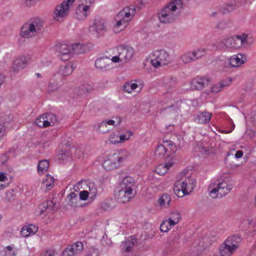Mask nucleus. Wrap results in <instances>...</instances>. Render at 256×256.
I'll use <instances>...</instances> for the list:
<instances>
[{"label": "nucleus", "mask_w": 256, "mask_h": 256, "mask_svg": "<svg viewBox=\"0 0 256 256\" xmlns=\"http://www.w3.org/2000/svg\"><path fill=\"white\" fill-rule=\"evenodd\" d=\"M183 8L182 0H171L158 13L160 23L170 24L174 22L178 17Z\"/></svg>", "instance_id": "f257e3e1"}, {"label": "nucleus", "mask_w": 256, "mask_h": 256, "mask_svg": "<svg viewBox=\"0 0 256 256\" xmlns=\"http://www.w3.org/2000/svg\"><path fill=\"white\" fill-rule=\"evenodd\" d=\"M44 26L43 21L40 18H35L29 20L21 28L20 35L24 38H30L39 34Z\"/></svg>", "instance_id": "f03ea898"}, {"label": "nucleus", "mask_w": 256, "mask_h": 256, "mask_svg": "<svg viewBox=\"0 0 256 256\" xmlns=\"http://www.w3.org/2000/svg\"><path fill=\"white\" fill-rule=\"evenodd\" d=\"M196 184L195 180L190 178H182L175 182L174 192L178 197L182 198L189 194L193 190Z\"/></svg>", "instance_id": "7ed1b4c3"}, {"label": "nucleus", "mask_w": 256, "mask_h": 256, "mask_svg": "<svg viewBox=\"0 0 256 256\" xmlns=\"http://www.w3.org/2000/svg\"><path fill=\"white\" fill-rule=\"evenodd\" d=\"M129 156L128 152L122 150L117 153L110 155L104 160L102 166L106 170H110L117 168L120 164L124 160Z\"/></svg>", "instance_id": "20e7f679"}, {"label": "nucleus", "mask_w": 256, "mask_h": 256, "mask_svg": "<svg viewBox=\"0 0 256 256\" xmlns=\"http://www.w3.org/2000/svg\"><path fill=\"white\" fill-rule=\"evenodd\" d=\"M150 58L152 65L156 68L168 66L172 62L170 54L164 50L154 51Z\"/></svg>", "instance_id": "39448f33"}, {"label": "nucleus", "mask_w": 256, "mask_h": 256, "mask_svg": "<svg viewBox=\"0 0 256 256\" xmlns=\"http://www.w3.org/2000/svg\"><path fill=\"white\" fill-rule=\"evenodd\" d=\"M210 188H212L210 191V194L213 198L218 197L219 194L223 196L228 194L232 189V184L227 180H224L222 182L218 181L216 184H213Z\"/></svg>", "instance_id": "423d86ee"}, {"label": "nucleus", "mask_w": 256, "mask_h": 256, "mask_svg": "<svg viewBox=\"0 0 256 256\" xmlns=\"http://www.w3.org/2000/svg\"><path fill=\"white\" fill-rule=\"evenodd\" d=\"M216 46L218 50H224L228 48L237 49L240 48V44H238V42L236 41L234 36L225 38L217 42Z\"/></svg>", "instance_id": "0eeeda50"}, {"label": "nucleus", "mask_w": 256, "mask_h": 256, "mask_svg": "<svg viewBox=\"0 0 256 256\" xmlns=\"http://www.w3.org/2000/svg\"><path fill=\"white\" fill-rule=\"evenodd\" d=\"M75 0H64L60 5L56 6L54 12V20L59 21L60 18L67 16L69 12L70 6Z\"/></svg>", "instance_id": "6e6552de"}, {"label": "nucleus", "mask_w": 256, "mask_h": 256, "mask_svg": "<svg viewBox=\"0 0 256 256\" xmlns=\"http://www.w3.org/2000/svg\"><path fill=\"white\" fill-rule=\"evenodd\" d=\"M89 30L99 36H102L107 30L105 20L101 18H94L90 26Z\"/></svg>", "instance_id": "1a4fd4ad"}, {"label": "nucleus", "mask_w": 256, "mask_h": 256, "mask_svg": "<svg viewBox=\"0 0 256 256\" xmlns=\"http://www.w3.org/2000/svg\"><path fill=\"white\" fill-rule=\"evenodd\" d=\"M246 60V56L245 54H238L236 55H234L230 58L224 62V67H238L240 66Z\"/></svg>", "instance_id": "9d476101"}, {"label": "nucleus", "mask_w": 256, "mask_h": 256, "mask_svg": "<svg viewBox=\"0 0 256 256\" xmlns=\"http://www.w3.org/2000/svg\"><path fill=\"white\" fill-rule=\"evenodd\" d=\"M118 54L124 62L130 61L134 54V49L128 46H120L117 48Z\"/></svg>", "instance_id": "9b49d317"}, {"label": "nucleus", "mask_w": 256, "mask_h": 256, "mask_svg": "<svg viewBox=\"0 0 256 256\" xmlns=\"http://www.w3.org/2000/svg\"><path fill=\"white\" fill-rule=\"evenodd\" d=\"M134 190H124L118 188V192L116 195L118 200L122 204H125L134 196Z\"/></svg>", "instance_id": "f8f14e48"}, {"label": "nucleus", "mask_w": 256, "mask_h": 256, "mask_svg": "<svg viewBox=\"0 0 256 256\" xmlns=\"http://www.w3.org/2000/svg\"><path fill=\"white\" fill-rule=\"evenodd\" d=\"M210 82L208 78L206 77H196L190 82V87L193 90H200L205 86H208Z\"/></svg>", "instance_id": "ddd939ff"}, {"label": "nucleus", "mask_w": 256, "mask_h": 256, "mask_svg": "<svg viewBox=\"0 0 256 256\" xmlns=\"http://www.w3.org/2000/svg\"><path fill=\"white\" fill-rule=\"evenodd\" d=\"M216 240L215 237L212 236L210 233L206 234L202 237L198 244L199 250L206 249Z\"/></svg>", "instance_id": "4468645a"}, {"label": "nucleus", "mask_w": 256, "mask_h": 256, "mask_svg": "<svg viewBox=\"0 0 256 256\" xmlns=\"http://www.w3.org/2000/svg\"><path fill=\"white\" fill-rule=\"evenodd\" d=\"M136 12V8L134 6H130L124 8L122 10L120 11L118 14L123 18L124 20H128V22H130Z\"/></svg>", "instance_id": "2eb2a0df"}, {"label": "nucleus", "mask_w": 256, "mask_h": 256, "mask_svg": "<svg viewBox=\"0 0 256 256\" xmlns=\"http://www.w3.org/2000/svg\"><path fill=\"white\" fill-rule=\"evenodd\" d=\"M110 64H112V62L110 58L108 56L101 57L97 59L95 62L96 68L102 71L108 70Z\"/></svg>", "instance_id": "dca6fc26"}, {"label": "nucleus", "mask_w": 256, "mask_h": 256, "mask_svg": "<svg viewBox=\"0 0 256 256\" xmlns=\"http://www.w3.org/2000/svg\"><path fill=\"white\" fill-rule=\"evenodd\" d=\"M212 114L206 111L198 112L194 116L195 121L200 124H206L210 120Z\"/></svg>", "instance_id": "f3484780"}, {"label": "nucleus", "mask_w": 256, "mask_h": 256, "mask_svg": "<svg viewBox=\"0 0 256 256\" xmlns=\"http://www.w3.org/2000/svg\"><path fill=\"white\" fill-rule=\"evenodd\" d=\"M89 9L88 6H82L78 4L75 14V18L79 20H86L88 15Z\"/></svg>", "instance_id": "a211bd4d"}, {"label": "nucleus", "mask_w": 256, "mask_h": 256, "mask_svg": "<svg viewBox=\"0 0 256 256\" xmlns=\"http://www.w3.org/2000/svg\"><path fill=\"white\" fill-rule=\"evenodd\" d=\"M114 19L116 24L114 26V31L115 33H118L126 27L128 23V20L121 18L118 14L116 15Z\"/></svg>", "instance_id": "6ab92c4d"}, {"label": "nucleus", "mask_w": 256, "mask_h": 256, "mask_svg": "<svg viewBox=\"0 0 256 256\" xmlns=\"http://www.w3.org/2000/svg\"><path fill=\"white\" fill-rule=\"evenodd\" d=\"M170 152L166 146L164 144H160L157 146L155 151L154 156L159 160H162L169 157Z\"/></svg>", "instance_id": "aec40b11"}, {"label": "nucleus", "mask_w": 256, "mask_h": 256, "mask_svg": "<svg viewBox=\"0 0 256 256\" xmlns=\"http://www.w3.org/2000/svg\"><path fill=\"white\" fill-rule=\"evenodd\" d=\"M236 250L226 240L220 246L219 252L221 256H230Z\"/></svg>", "instance_id": "412c9836"}, {"label": "nucleus", "mask_w": 256, "mask_h": 256, "mask_svg": "<svg viewBox=\"0 0 256 256\" xmlns=\"http://www.w3.org/2000/svg\"><path fill=\"white\" fill-rule=\"evenodd\" d=\"M134 183V179L130 176L124 177L119 184L120 188L130 190H134L132 187Z\"/></svg>", "instance_id": "4be33fe9"}, {"label": "nucleus", "mask_w": 256, "mask_h": 256, "mask_svg": "<svg viewBox=\"0 0 256 256\" xmlns=\"http://www.w3.org/2000/svg\"><path fill=\"white\" fill-rule=\"evenodd\" d=\"M136 239L134 236H132L123 242L121 244L122 250L126 252H129L136 242Z\"/></svg>", "instance_id": "5701e85b"}, {"label": "nucleus", "mask_w": 256, "mask_h": 256, "mask_svg": "<svg viewBox=\"0 0 256 256\" xmlns=\"http://www.w3.org/2000/svg\"><path fill=\"white\" fill-rule=\"evenodd\" d=\"M26 60L24 57H20L16 59L12 63V70L14 72H18L24 68L26 65Z\"/></svg>", "instance_id": "b1692460"}, {"label": "nucleus", "mask_w": 256, "mask_h": 256, "mask_svg": "<svg viewBox=\"0 0 256 256\" xmlns=\"http://www.w3.org/2000/svg\"><path fill=\"white\" fill-rule=\"evenodd\" d=\"M225 240L236 250L242 241V238L239 234H234L228 237Z\"/></svg>", "instance_id": "393cba45"}, {"label": "nucleus", "mask_w": 256, "mask_h": 256, "mask_svg": "<svg viewBox=\"0 0 256 256\" xmlns=\"http://www.w3.org/2000/svg\"><path fill=\"white\" fill-rule=\"evenodd\" d=\"M232 82L230 78H226L222 80L220 83L216 84L212 87L214 92H218L222 90L226 86H228Z\"/></svg>", "instance_id": "a878e982"}, {"label": "nucleus", "mask_w": 256, "mask_h": 256, "mask_svg": "<svg viewBox=\"0 0 256 256\" xmlns=\"http://www.w3.org/2000/svg\"><path fill=\"white\" fill-rule=\"evenodd\" d=\"M74 67L72 64L68 63L60 66L58 72L62 76L70 75L74 70Z\"/></svg>", "instance_id": "bb28decb"}, {"label": "nucleus", "mask_w": 256, "mask_h": 256, "mask_svg": "<svg viewBox=\"0 0 256 256\" xmlns=\"http://www.w3.org/2000/svg\"><path fill=\"white\" fill-rule=\"evenodd\" d=\"M45 122L44 125H46L47 127L52 126L58 123V118L56 116L52 113H46L44 114Z\"/></svg>", "instance_id": "cd10ccee"}, {"label": "nucleus", "mask_w": 256, "mask_h": 256, "mask_svg": "<svg viewBox=\"0 0 256 256\" xmlns=\"http://www.w3.org/2000/svg\"><path fill=\"white\" fill-rule=\"evenodd\" d=\"M55 206V204L52 200H48L42 202L40 206V214H42L46 210H53Z\"/></svg>", "instance_id": "c85d7f7f"}, {"label": "nucleus", "mask_w": 256, "mask_h": 256, "mask_svg": "<svg viewBox=\"0 0 256 256\" xmlns=\"http://www.w3.org/2000/svg\"><path fill=\"white\" fill-rule=\"evenodd\" d=\"M72 54H81L86 52L87 50V46L83 44L80 43H76L74 44H71Z\"/></svg>", "instance_id": "c756f323"}, {"label": "nucleus", "mask_w": 256, "mask_h": 256, "mask_svg": "<svg viewBox=\"0 0 256 256\" xmlns=\"http://www.w3.org/2000/svg\"><path fill=\"white\" fill-rule=\"evenodd\" d=\"M170 202L171 198L167 194H164L158 200V202L162 208H168Z\"/></svg>", "instance_id": "7c9ffc66"}, {"label": "nucleus", "mask_w": 256, "mask_h": 256, "mask_svg": "<svg viewBox=\"0 0 256 256\" xmlns=\"http://www.w3.org/2000/svg\"><path fill=\"white\" fill-rule=\"evenodd\" d=\"M37 228L33 224H30L27 227L22 228L20 232L21 234L24 237H28L31 234H34Z\"/></svg>", "instance_id": "2f4dec72"}, {"label": "nucleus", "mask_w": 256, "mask_h": 256, "mask_svg": "<svg viewBox=\"0 0 256 256\" xmlns=\"http://www.w3.org/2000/svg\"><path fill=\"white\" fill-rule=\"evenodd\" d=\"M54 185V178L49 174H47L46 178L43 180L42 183V187L46 188L47 190H50L52 188Z\"/></svg>", "instance_id": "473e14b6"}, {"label": "nucleus", "mask_w": 256, "mask_h": 256, "mask_svg": "<svg viewBox=\"0 0 256 256\" xmlns=\"http://www.w3.org/2000/svg\"><path fill=\"white\" fill-rule=\"evenodd\" d=\"M49 167V162L44 160L39 162L38 166V171L39 174H42L46 172Z\"/></svg>", "instance_id": "72a5a7b5"}, {"label": "nucleus", "mask_w": 256, "mask_h": 256, "mask_svg": "<svg viewBox=\"0 0 256 256\" xmlns=\"http://www.w3.org/2000/svg\"><path fill=\"white\" fill-rule=\"evenodd\" d=\"M74 255L81 253L84 249L83 244L80 242H77L69 246Z\"/></svg>", "instance_id": "f704fd0d"}, {"label": "nucleus", "mask_w": 256, "mask_h": 256, "mask_svg": "<svg viewBox=\"0 0 256 256\" xmlns=\"http://www.w3.org/2000/svg\"><path fill=\"white\" fill-rule=\"evenodd\" d=\"M68 199V204L73 207H76L78 206L79 198L76 194L74 192H70L67 196Z\"/></svg>", "instance_id": "c9c22d12"}, {"label": "nucleus", "mask_w": 256, "mask_h": 256, "mask_svg": "<svg viewBox=\"0 0 256 256\" xmlns=\"http://www.w3.org/2000/svg\"><path fill=\"white\" fill-rule=\"evenodd\" d=\"M181 60L184 64H188L195 61L192 52H188L181 56Z\"/></svg>", "instance_id": "e433bc0d"}, {"label": "nucleus", "mask_w": 256, "mask_h": 256, "mask_svg": "<svg viewBox=\"0 0 256 256\" xmlns=\"http://www.w3.org/2000/svg\"><path fill=\"white\" fill-rule=\"evenodd\" d=\"M59 54H72L71 44H61L59 48Z\"/></svg>", "instance_id": "4c0bfd02"}, {"label": "nucleus", "mask_w": 256, "mask_h": 256, "mask_svg": "<svg viewBox=\"0 0 256 256\" xmlns=\"http://www.w3.org/2000/svg\"><path fill=\"white\" fill-rule=\"evenodd\" d=\"M115 122L114 120H110L107 121L102 122L98 126L99 131L102 134L106 133L109 131V130H103L104 127H107V125H114Z\"/></svg>", "instance_id": "58836bf2"}, {"label": "nucleus", "mask_w": 256, "mask_h": 256, "mask_svg": "<svg viewBox=\"0 0 256 256\" xmlns=\"http://www.w3.org/2000/svg\"><path fill=\"white\" fill-rule=\"evenodd\" d=\"M137 88L138 84L136 83H132L130 82L126 83L123 86L124 90L128 93H130Z\"/></svg>", "instance_id": "ea45409f"}, {"label": "nucleus", "mask_w": 256, "mask_h": 256, "mask_svg": "<svg viewBox=\"0 0 256 256\" xmlns=\"http://www.w3.org/2000/svg\"><path fill=\"white\" fill-rule=\"evenodd\" d=\"M195 60H196L206 55V50L204 48L198 49L192 51Z\"/></svg>", "instance_id": "a19ab883"}, {"label": "nucleus", "mask_w": 256, "mask_h": 256, "mask_svg": "<svg viewBox=\"0 0 256 256\" xmlns=\"http://www.w3.org/2000/svg\"><path fill=\"white\" fill-rule=\"evenodd\" d=\"M235 8V4H227L221 8V12L224 14H228L232 12Z\"/></svg>", "instance_id": "79ce46f5"}, {"label": "nucleus", "mask_w": 256, "mask_h": 256, "mask_svg": "<svg viewBox=\"0 0 256 256\" xmlns=\"http://www.w3.org/2000/svg\"><path fill=\"white\" fill-rule=\"evenodd\" d=\"M170 164H166L164 166H160L156 168L157 172L160 175H163L167 172L168 168L172 166Z\"/></svg>", "instance_id": "37998d69"}, {"label": "nucleus", "mask_w": 256, "mask_h": 256, "mask_svg": "<svg viewBox=\"0 0 256 256\" xmlns=\"http://www.w3.org/2000/svg\"><path fill=\"white\" fill-rule=\"evenodd\" d=\"M59 88L58 82L54 80H51L48 84V92H53Z\"/></svg>", "instance_id": "c03bdc74"}, {"label": "nucleus", "mask_w": 256, "mask_h": 256, "mask_svg": "<svg viewBox=\"0 0 256 256\" xmlns=\"http://www.w3.org/2000/svg\"><path fill=\"white\" fill-rule=\"evenodd\" d=\"M92 90V87L90 85L88 84H84L82 85L80 88V94H86L91 92Z\"/></svg>", "instance_id": "a18cd8bd"}, {"label": "nucleus", "mask_w": 256, "mask_h": 256, "mask_svg": "<svg viewBox=\"0 0 256 256\" xmlns=\"http://www.w3.org/2000/svg\"><path fill=\"white\" fill-rule=\"evenodd\" d=\"M234 36L238 44H240V47L246 42L248 38V35L244 33L240 35H235Z\"/></svg>", "instance_id": "49530a36"}, {"label": "nucleus", "mask_w": 256, "mask_h": 256, "mask_svg": "<svg viewBox=\"0 0 256 256\" xmlns=\"http://www.w3.org/2000/svg\"><path fill=\"white\" fill-rule=\"evenodd\" d=\"M45 118L44 114L40 116L36 119V124L40 128H47L46 125H44Z\"/></svg>", "instance_id": "de8ad7c7"}, {"label": "nucleus", "mask_w": 256, "mask_h": 256, "mask_svg": "<svg viewBox=\"0 0 256 256\" xmlns=\"http://www.w3.org/2000/svg\"><path fill=\"white\" fill-rule=\"evenodd\" d=\"M65 146L66 149V150H62L60 154H58L59 156H61L62 157L63 156H68L70 152L72 150L71 148H70V144L69 142H66L65 144Z\"/></svg>", "instance_id": "09e8293b"}, {"label": "nucleus", "mask_w": 256, "mask_h": 256, "mask_svg": "<svg viewBox=\"0 0 256 256\" xmlns=\"http://www.w3.org/2000/svg\"><path fill=\"white\" fill-rule=\"evenodd\" d=\"M109 140L112 144H116L120 142L119 136L115 134H112L109 137Z\"/></svg>", "instance_id": "8fccbe9b"}, {"label": "nucleus", "mask_w": 256, "mask_h": 256, "mask_svg": "<svg viewBox=\"0 0 256 256\" xmlns=\"http://www.w3.org/2000/svg\"><path fill=\"white\" fill-rule=\"evenodd\" d=\"M170 218L176 220L178 222H179L181 218V215L178 212H172L170 213Z\"/></svg>", "instance_id": "3c124183"}, {"label": "nucleus", "mask_w": 256, "mask_h": 256, "mask_svg": "<svg viewBox=\"0 0 256 256\" xmlns=\"http://www.w3.org/2000/svg\"><path fill=\"white\" fill-rule=\"evenodd\" d=\"M89 190L88 192L90 194H92L93 196H96L97 194V190L96 188L94 186V184L90 183L88 184Z\"/></svg>", "instance_id": "603ef678"}, {"label": "nucleus", "mask_w": 256, "mask_h": 256, "mask_svg": "<svg viewBox=\"0 0 256 256\" xmlns=\"http://www.w3.org/2000/svg\"><path fill=\"white\" fill-rule=\"evenodd\" d=\"M75 256L73 253L72 250L68 246L62 252V256Z\"/></svg>", "instance_id": "864d4df0"}, {"label": "nucleus", "mask_w": 256, "mask_h": 256, "mask_svg": "<svg viewBox=\"0 0 256 256\" xmlns=\"http://www.w3.org/2000/svg\"><path fill=\"white\" fill-rule=\"evenodd\" d=\"M89 193L87 190H82L80 193L79 200H87Z\"/></svg>", "instance_id": "5fc2aeb1"}, {"label": "nucleus", "mask_w": 256, "mask_h": 256, "mask_svg": "<svg viewBox=\"0 0 256 256\" xmlns=\"http://www.w3.org/2000/svg\"><path fill=\"white\" fill-rule=\"evenodd\" d=\"M94 0H79V4L82 6H88L90 8L91 4L94 2Z\"/></svg>", "instance_id": "6e6d98bb"}, {"label": "nucleus", "mask_w": 256, "mask_h": 256, "mask_svg": "<svg viewBox=\"0 0 256 256\" xmlns=\"http://www.w3.org/2000/svg\"><path fill=\"white\" fill-rule=\"evenodd\" d=\"M170 228L166 221L162 222L160 226V230L162 232H167Z\"/></svg>", "instance_id": "4d7b16f0"}, {"label": "nucleus", "mask_w": 256, "mask_h": 256, "mask_svg": "<svg viewBox=\"0 0 256 256\" xmlns=\"http://www.w3.org/2000/svg\"><path fill=\"white\" fill-rule=\"evenodd\" d=\"M201 152H204L206 154H210L214 152V150L212 148L202 147Z\"/></svg>", "instance_id": "13d9d810"}, {"label": "nucleus", "mask_w": 256, "mask_h": 256, "mask_svg": "<svg viewBox=\"0 0 256 256\" xmlns=\"http://www.w3.org/2000/svg\"><path fill=\"white\" fill-rule=\"evenodd\" d=\"M128 135L122 134L121 136H119V140H120V142H121L124 140H128L130 138V136H132V132L130 131H129L128 132Z\"/></svg>", "instance_id": "bf43d9fd"}, {"label": "nucleus", "mask_w": 256, "mask_h": 256, "mask_svg": "<svg viewBox=\"0 0 256 256\" xmlns=\"http://www.w3.org/2000/svg\"><path fill=\"white\" fill-rule=\"evenodd\" d=\"M72 150L74 151L76 157L78 158H80L83 155V152L80 148H73Z\"/></svg>", "instance_id": "052dcab7"}, {"label": "nucleus", "mask_w": 256, "mask_h": 256, "mask_svg": "<svg viewBox=\"0 0 256 256\" xmlns=\"http://www.w3.org/2000/svg\"><path fill=\"white\" fill-rule=\"evenodd\" d=\"M9 159L8 156L6 154H2L0 157V162L2 164H6Z\"/></svg>", "instance_id": "680f3d73"}, {"label": "nucleus", "mask_w": 256, "mask_h": 256, "mask_svg": "<svg viewBox=\"0 0 256 256\" xmlns=\"http://www.w3.org/2000/svg\"><path fill=\"white\" fill-rule=\"evenodd\" d=\"M227 27V24L225 20H222L217 25V28L220 30H224Z\"/></svg>", "instance_id": "e2e57ef3"}, {"label": "nucleus", "mask_w": 256, "mask_h": 256, "mask_svg": "<svg viewBox=\"0 0 256 256\" xmlns=\"http://www.w3.org/2000/svg\"><path fill=\"white\" fill-rule=\"evenodd\" d=\"M166 222L168 224V226L170 228L174 226L176 224H177L178 222L170 217L168 219L166 220Z\"/></svg>", "instance_id": "0e129e2a"}, {"label": "nucleus", "mask_w": 256, "mask_h": 256, "mask_svg": "<svg viewBox=\"0 0 256 256\" xmlns=\"http://www.w3.org/2000/svg\"><path fill=\"white\" fill-rule=\"evenodd\" d=\"M112 62L116 63L119 62H123V60H122V58L120 55L118 54V56H114L110 59V62Z\"/></svg>", "instance_id": "69168bd1"}, {"label": "nucleus", "mask_w": 256, "mask_h": 256, "mask_svg": "<svg viewBox=\"0 0 256 256\" xmlns=\"http://www.w3.org/2000/svg\"><path fill=\"white\" fill-rule=\"evenodd\" d=\"M39 0H26L25 3L26 6L30 7L34 5Z\"/></svg>", "instance_id": "338daca9"}, {"label": "nucleus", "mask_w": 256, "mask_h": 256, "mask_svg": "<svg viewBox=\"0 0 256 256\" xmlns=\"http://www.w3.org/2000/svg\"><path fill=\"white\" fill-rule=\"evenodd\" d=\"M41 256H55V252L52 250H48L46 252Z\"/></svg>", "instance_id": "774afa93"}]
</instances>
